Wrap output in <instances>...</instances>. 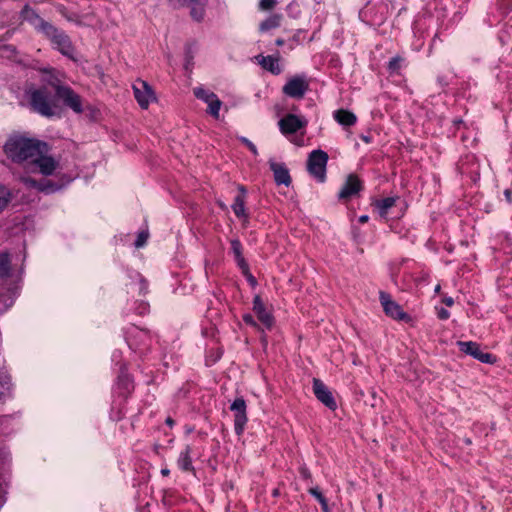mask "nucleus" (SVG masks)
Instances as JSON below:
<instances>
[{"label":"nucleus","mask_w":512,"mask_h":512,"mask_svg":"<svg viewBox=\"0 0 512 512\" xmlns=\"http://www.w3.org/2000/svg\"><path fill=\"white\" fill-rule=\"evenodd\" d=\"M231 251L234 254L237 265L242 270L243 273L248 271V264L242 255V244L239 239H232L230 241Z\"/></svg>","instance_id":"23"},{"label":"nucleus","mask_w":512,"mask_h":512,"mask_svg":"<svg viewBox=\"0 0 512 512\" xmlns=\"http://www.w3.org/2000/svg\"><path fill=\"white\" fill-rule=\"evenodd\" d=\"M362 189V183L355 174H350L343 187L339 191L338 198L340 200H348L352 196L358 194Z\"/></svg>","instance_id":"15"},{"label":"nucleus","mask_w":512,"mask_h":512,"mask_svg":"<svg viewBox=\"0 0 512 512\" xmlns=\"http://www.w3.org/2000/svg\"><path fill=\"white\" fill-rule=\"evenodd\" d=\"M275 43L277 46H282L284 44V40L282 38H278Z\"/></svg>","instance_id":"46"},{"label":"nucleus","mask_w":512,"mask_h":512,"mask_svg":"<svg viewBox=\"0 0 512 512\" xmlns=\"http://www.w3.org/2000/svg\"><path fill=\"white\" fill-rule=\"evenodd\" d=\"M397 200L398 197H386L384 199L378 200L375 203V206L378 209L379 215L382 218H387L389 209L395 205Z\"/></svg>","instance_id":"25"},{"label":"nucleus","mask_w":512,"mask_h":512,"mask_svg":"<svg viewBox=\"0 0 512 512\" xmlns=\"http://www.w3.org/2000/svg\"><path fill=\"white\" fill-rule=\"evenodd\" d=\"M10 385L9 383H0V402L3 401L6 397L10 396Z\"/></svg>","instance_id":"33"},{"label":"nucleus","mask_w":512,"mask_h":512,"mask_svg":"<svg viewBox=\"0 0 512 512\" xmlns=\"http://www.w3.org/2000/svg\"><path fill=\"white\" fill-rule=\"evenodd\" d=\"M191 2H195L196 0H190Z\"/></svg>","instance_id":"53"},{"label":"nucleus","mask_w":512,"mask_h":512,"mask_svg":"<svg viewBox=\"0 0 512 512\" xmlns=\"http://www.w3.org/2000/svg\"><path fill=\"white\" fill-rule=\"evenodd\" d=\"M55 90V95L63 101L64 105L72 109L75 113H82V99L71 87L61 85L59 83H52Z\"/></svg>","instance_id":"5"},{"label":"nucleus","mask_w":512,"mask_h":512,"mask_svg":"<svg viewBox=\"0 0 512 512\" xmlns=\"http://www.w3.org/2000/svg\"><path fill=\"white\" fill-rule=\"evenodd\" d=\"M238 190H239V194L234 198V202L231 207H232L234 214L238 218L247 219L248 215H247L246 209H245L246 189L244 186L240 185L238 187Z\"/></svg>","instance_id":"21"},{"label":"nucleus","mask_w":512,"mask_h":512,"mask_svg":"<svg viewBox=\"0 0 512 512\" xmlns=\"http://www.w3.org/2000/svg\"><path fill=\"white\" fill-rule=\"evenodd\" d=\"M243 274L247 276V279H248V281L250 283H252V284L256 283L255 278L249 273V270L246 273H243Z\"/></svg>","instance_id":"41"},{"label":"nucleus","mask_w":512,"mask_h":512,"mask_svg":"<svg viewBox=\"0 0 512 512\" xmlns=\"http://www.w3.org/2000/svg\"><path fill=\"white\" fill-rule=\"evenodd\" d=\"M443 302L446 304V306H452L454 304V300L451 297H447L443 300Z\"/></svg>","instance_id":"42"},{"label":"nucleus","mask_w":512,"mask_h":512,"mask_svg":"<svg viewBox=\"0 0 512 512\" xmlns=\"http://www.w3.org/2000/svg\"><path fill=\"white\" fill-rule=\"evenodd\" d=\"M328 154L316 149L309 153L307 159V170L318 182L323 183L326 180V166L328 162Z\"/></svg>","instance_id":"4"},{"label":"nucleus","mask_w":512,"mask_h":512,"mask_svg":"<svg viewBox=\"0 0 512 512\" xmlns=\"http://www.w3.org/2000/svg\"><path fill=\"white\" fill-rule=\"evenodd\" d=\"M403 58L395 56L388 62L387 69L390 74H398L402 66Z\"/></svg>","instance_id":"29"},{"label":"nucleus","mask_w":512,"mask_h":512,"mask_svg":"<svg viewBox=\"0 0 512 512\" xmlns=\"http://www.w3.org/2000/svg\"><path fill=\"white\" fill-rule=\"evenodd\" d=\"M363 140H364L365 142H369L368 137H363Z\"/></svg>","instance_id":"51"},{"label":"nucleus","mask_w":512,"mask_h":512,"mask_svg":"<svg viewBox=\"0 0 512 512\" xmlns=\"http://www.w3.org/2000/svg\"><path fill=\"white\" fill-rule=\"evenodd\" d=\"M505 198L507 202L512 203V191L510 189H506L504 191Z\"/></svg>","instance_id":"40"},{"label":"nucleus","mask_w":512,"mask_h":512,"mask_svg":"<svg viewBox=\"0 0 512 512\" xmlns=\"http://www.w3.org/2000/svg\"><path fill=\"white\" fill-rule=\"evenodd\" d=\"M42 35L51 42L54 49L58 50L62 55L75 60V48L70 37L63 30L51 23L50 26L45 27Z\"/></svg>","instance_id":"3"},{"label":"nucleus","mask_w":512,"mask_h":512,"mask_svg":"<svg viewBox=\"0 0 512 512\" xmlns=\"http://www.w3.org/2000/svg\"><path fill=\"white\" fill-rule=\"evenodd\" d=\"M4 151L14 162L32 161L41 152H47L48 145L39 140L15 136L6 142Z\"/></svg>","instance_id":"1"},{"label":"nucleus","mask_w":512,"mask_h":512,"mask_svg":"<svg viewBox=\"0 0 512 512\" xmlns=\"http://www.w3.org/2000/svg\"><path fill=\"white\" fill-rule=\"evenodd\" d=\"M322 0H317L318 3H320Z\"/></svg>","instance_id":"52"},{"label":"nucleus","mask_w":512,"mask_h":512,"mask_svg":"<svg viewBox=\"0 0 512 512\" xmlns=\"http://www.w3.org/2000/svg\"><path fill=\"white\" fill-rule=\"evenodd\" d=\"M11 199V193L8 188L0 185V212L8 205Z\"/></svg>","instance_id":"30"},{"label":"nucleus","mask_w":512,"mask_h":512,"mask_svg":"<svg viewBox=\"0 0 512 512\" xmlns=\"http://www.w3.org/2000/svg\"><path fill=\"white\" fill-rule=\"evenodd\" d=\"M47 152H41L39 156H35L32 160L37 165L43 175L49 176L54 173L57 168V162L50 156H46Z\"/></svg>","instance_id":"17"},{"label":"nucleus","mask_w":512,"mask_h":512,"mask_svg":"<svg viewBox=\"0 0 512 512\" xmlns=\"http://www.w3.org/2000/svg\"><path fill=\"white\" fill-rule=\"evenodd\" d=\"M165 422L170 427L174 425V420L171 417H168Z\"/></svg>","instance_id":"45"},{"label":"nucleus","mask_w":512,"mask_h":512,"mask_svg":"<svg viewBox=\"0 0 512 512\" xmlns=\"http://www.w3.org/2000/svg\"><path fill=\"white\" fill-rule=\"evenodd\" d=\"M379 300L387 316L401 321H408L410 319V316L392 299L389 293L380 291Z\"/></svg>","instance_id":"7"},{"label":"nucleus","mask_w":512,"mask_h":512,"mask_svg":"<svg viewBox=\"0 0 512 512\" xmlns=\"http://www.w3.org/2000/svg\"><path fill=\"white\" fill-rule=\"evenodd\" d=\"M11 260L8 253H0V278H7L10 275Z\"/></svg>","instance_id":"27"},{"label":"nucleus","mask_w":512,"mask_h":512,"mask_svg":"<svg viewBox=\"0 0 512 512\" xmlns=\"http://www.w3.org/2000/svg\"><path fill=\"white\" fill-rule=\"evenodd\" d=\"M308 89L309 83L305 76H295L287 81L283 86L282 91L285 95L291 98L301 99L304 97Z\"/></svg>","instance_id":"9"},{"label":"nucleus","mask_w":512,"mask_h":512,"mask_svg":"<svg viewBox=\"0 0 512 512\" xmlns=\"http://www.w3.org/2000/svg\"><path fill=\"white\" fill-rule=\"evenodd\" d=\"M139 334L145 338H148V335L143 331H140Z\"/></svg>","instance_id":"48"},{"label":"nucleus","mask_w":512,"mask_h":512,"mask_svg":"<svg viewBox=\"0 0 512 512\" xmlns=\"http://www.w3.org/2000/svg\"><path fill=\"white\" fill-rule=\"evenodd\" d=\"M259 64L266 70L270 71L273 74H279L280 68L278 64V59L272 56H258Z\"/></svg>","instance_id":"24"},{"label":"nucleus","mask_w":512,"mask_h":512,"mask_svg":"<svg viewBox=\"0 0 512 512\" xmlns=\"http://www.w3.org/2000/svg\"><path fill=\"white\" fill-rule=\"evenodd\" d=\"M134 97L142 109H147L149 104L156 100L151 86L144 80L138 79L133 84Z\"/></svg>","instance_id":"8"},{"label":"nucleus","mask_w":512,"mask_h":512,"mask_svg":"<svg viewBox=\"0 0 512 512\" xmlns=\"http://www.w3.org/2000/svg\"><path fill=\"white\" fill-rule=\"evenodd\" d=\"M276 5V0H260L259 7L261 10H270Z\"/></svg>","instance_id":"36"},{"label":"nucleus","mask_w":512,"mask_h":512,"mask_svg":"<svg viewBox=\"0 0 512 512\" xmlns=\"http://www.w3.org/2000/svg\"><path fill=\"white\" fill-rule=\"evenodd\" d=\"M193 93L196 98L207 103L208 113L211 114L214 118L218 119L222 102L219 100L217 95L202 87L194 88Z\"/></svg>","instance_id":"11"},{"label":"nucleus","mask_w":512,"mask_h":512,"mask_svg":"<svg viewBox=\"0 0 512 512\" xmlns=\"http://www.w3.org/2000/svg\"><path fill=\"white\" fill-rule=\"evenodd\" d=\"M369 217L367 215H362L359 217L360 223H366L368 221Z\"/></svg>","instance_id":"43"},{"label":"nucleus","mask_w":512,"mask_h":512,"mask_svg":"<svg viewBox=\"0 0 512 512\" xmlns=\"http://www.w3.org/2000/svg\"><path fill=\"white\" fill-rule=\"evenodd\" d=\"M308 492H309V494H311L313 497H315L317 499V501L321 505L323 512H329L328 501L323 496V494L321 493V491L319 490L318 487H312L308 490Z\"/></svg>","instance_id":"28"},{"label":"nucleus","mask_w":512,"mask_h":512,"mask_svg":"<svg viewBox=\"0 0 512 512\" xmlns=\"http://www.w3.org/2000/svg\"><path fill=\"white\" fill-rule=\"evenodd\" d=\"M465 443H466L467 445H470V444H471V440H470L469 438H466V439H465Z\"/></svg>","instance_id":"49"},{"label":"nucleus","mask_w":512,"mask_h":512,"mask_svg":"<svg viewBox=\"0 0 512 512\" xmlns=\"http://www.w3.org/2000/svg\"><path fill=\"white\" fill-rule=\"evenodd\" d=\"M333 117L340 125L344 127L353 126L357 121L356 115L346 109H338L334 111Z\"/></svg>","instance_id":"22"},{"label":"nucleus","mask_w":512,"mask_h":512,"mask_svg":"<svg viewBox=\"0 0 512 512\" xmlns=\"http://www.w3.org/2000/svg\"><path fill=\"white\" fill-rule=\"evenodd\" d=\"M59 11L68 21L74 22L78 25L81 24V21L79 20V16L77 14H75V13L68 14L64 7H61V9H59Z\"/></svg>","instance_id":"32"},{"label":"nucleus","mask_w":512,"mask_h":512,"mask_svg":"<svg viewBox=\"0 0 512 512\" xmlns=\"http://www.w3.org/2000/svg\"><path fill=\"white\" fill-rule=\"evenodd\" d=\"M457 346L462 353L472 356L482 363L493 364L496 362V357L491 353L483 352L477 342L458 341Z\"/></svg>","instance_id":"6"},{"label":"nucleus","mask_w":512,"mask_h":512,"mask_svg":"<svg viewBox=\"0 0 512 512\" xmlns=\"http://www.w3.org/2000/svg\"><path fill=\"white\" fill-rule=\"evenodd\" d=\"M141 289L146 290L147 289V282L145 280H141Z\"/></svg>","instance_id":"47"},{"label":"nucleus","mask_w":512,"mask_h":512,"mask_svg":"<svg viewBox=\"0 0 512 512\" xmlns=\"http://www.w3.org/2000/svg\"><path fill=\"white\" fill-rule=\"evenodd\" d=\"M170 474V470L168 468H162L161 469V475L162 476H168Z\"/></svg>","instance_id":"44"},{"label":"nucleus","mask_w":512,"mask_h":512,"mask_svg":"<svg viewBox=\"0 0 512 512\" xmlns=\"http://www.w3.org/2000/svg\"><path fill=\"white\" fill-rule=\"evenodd\" d=\"M278 124L283 134H293L305 127L307 122L305 119L290 113L280 119Z\"/></svg>","instance_id":"13"},{"label":"nucleus","mask_w":512,"mask_h":512,"mask_svg":"<svg viewBox=\"0 0 512 512\" xmlns=\"http://www.w3.org/2000/svg\"><path fill=\"white\" fill-rule=\"evenodd\" d=\"M191 454L192 447L190 445H186L179 453L177 458V466L182 472L196 475V470L192 463Z\"/></svg>","instance_id":"18"},{"label":"nucleus","mask_w":512,"mask_h":512,"mask_svg":"<svg viewBox=\"0 0 512 512\" xmlns=\"http://www.w3.org/2000/svg\"><path fill=\"white\" fill-rule=\"evenodd\" d=\"M449 316H450V313L444 308H441L438 312V317L441 320H446L449 318Z\"/></svg>","instance_id":"38"},{"label":"nucleus","mask_w":512,"mask_h":512,"mask_svg":"<svg viewBox=\"0 0 512 512\" xmlns=\"http://www.w3.org/2000/svg\"><path fill=\"white\" fill-rule=\"evenodd\" d=\"M230 409L234 412L235 433L240 436L244 432L248 421L245 400L243 398H236L231 404Z\"/></svg>","instance_id":"10"},{"label":"nucleus","mask_w":512,"mask_h":512,"mask_svg":"<svg viewBox=\"0 0 512 512\" xmlns=\"http://www.w3.org/2000/svg\"><path fill=\"white\" fill-rule=\"evenodd\" d=\"M21 17L29 22L38 33H43L46 26H50L51 23L44 20L40 15L29 5H25L21 10Z\"/></svg>","instance_id":"14"},{"label":"nucleus","mask_w":512,"mask_h":512,"mask_svg":"<svg viewBox=\"0 0 512 512\" xmlns=\"http://www.w3.org/2000/svg\"><path fill=\"white\" fill-rule=\"evenodd\" d=\"M242 319H243V321L247 325H250L252 327H256L257 326V323H256V321L254 320V318H253V316L251 314H244Z\"/></svg>","instance_id":"37"},{"label":"nucleus","mask_w":512,"mask_h":512,"mask_svg":"<svg viewBox=\"0 0 512 512\" xmlns=\"http://www.w3.org/2000/svg\"><path fill=\"white\" fill-rule=\"evenodd\" d=\"M300 474H301V476H302L304 479H310V478H311V473H310V471L308 470V468H306V467H302V468H300Z\"/></svg>","instance_id":"39"},{"label":"nucleus","mask_w":512,"mask_h":512,"mask_svg":"<svg viewBox=\"0 0 512 512\" xmlns=\"http://www.w3.org/2000/svg\"><path fill=\"white\" fill-rule=\"evenodd\" d=\"M148 237H149L148 231H141L137 235V238L135 240V243H134L135 247H137V248L143 247L146 244Z\"/></svg>","instance_id":"31"},{"label":"nucleus","mask_w":512,"mask_h":512,"mask_svg":"<svg viewBox=\"0 0 512 512\" xmlns=\"http://www.w3.org/2000/svg\"><path fill=\"white\" fill-rule=\"evenodd\" d=\"M191 16L196 21H201L204 17V9L202 7H193L191 9Z\"/></svg>","instance_id":"34"},{"label":"nucleus","mask_w":512,"mask_h":512,"mask_svg":"<svg viewBox=\"0 0 512 512\" xmlns=\"http://www.w3.org/2000/svg\"><path fill=\"white\" fill-rule=\"evenodd\" d=\"M239 140L255 155H258L257 147L246 137H240Z\"/></svg>","instance_id":"35"},{"label":"nucleus","mask_w":512,"mask_h":512,"mask_svg":"<svg viewBox=\"0 0 512 512\" xmlns=\"http://www.w3.org/2000/svg\"><path fill=\"white\" fill-rule=\"evenodd\" d=\"M27 95L33 111L44 117H53L57 114L56 101L46 87L31 89L27 92Z\"/></svg>","instance_id":"2"},{"label":"nucleus","mask_w":512,"mask_h":512,"mask_svg":"<svg viewBox=\"0 0 512 512\" xmlns=\"http://www.w3.org/2000/svg\"><path fill=\"white\" fill-rule=\"evenodd\" d=\"M21 181L23 184L29 188H35L38 191L45 192V193H51L55 192L59 189V187L54 184L50 180L43 179L41 181H36L31 177L25 176L21 178Z\"/></svg>","instance_id":"20"},{"label":"nucleus","mask_w":512,"mask_h":512,"mask_svg":"<svg viewBox=\"0 0 512 512\" xmlns=\"http://www.w3.org/2000/svg\"><path fill=\"white\" fill-rule=\"evenodd\" d=\"M282 20V16L279 14H273L269 16L267 19H265L260 24V30L261 31H268L274 28H277L280 26Z\"/></svg>","instance_id":"26"},{"label":"nucleus","mask_w":512,"mask_h":512,"mask_svg":"<svg viewBox=\"0 0 512 512\" xmlns=\"http://www.w3.org/2000/svg\"><path fill=\"white\" fill-rule=\"evenodd\" d=\"M440 290V285H437L435 291L438 292Z\"/></svg>","instance_id":"50"},{"label":"nucleus","mask_w":512,"mask_h":512,"mask_svg":"<svg viewBox=\"0 0 512 512\" xmlns=\"http://www.w3.org/2000/svg\"><path fill=\"white\" fill-rule=\"evenodd\" d=\"M270 169L274 174V180L278 185L289 186L291 184V177L289 174V170L285 166L284 163H277L274 161H270Z\"/></svg>","instance_id":"19"},{"label":"nucleus","mask_w":512,"mask_h":512,"mask_svg":"<svg viewBox=\"0 0 512 512\" xmlns=\"http://www.w3.org/2000/svg\"><path fill=\"white\" fill-rule=\"evenodd\" d=\"M313 392L316 398L330 410H336L337 403L328 387L317 378L313 379Z\"/></svg>","instance_id":"12"},{"label":"nucleus","mask_w":512,"mask_h":512,"mask_svg":"<svg viewBox=\"0 0 512 512\" xmlns=\"http://www.w3.org/2000/svg\"><path fill=\"white\" fill-rule=\"evenodd\" d=\"M253 311L258 320L267 328H271L274 323L272 314L266 309L261 297L256 295L253 299Z\"/></svg>","instance_id":"16"}]
</instances>
